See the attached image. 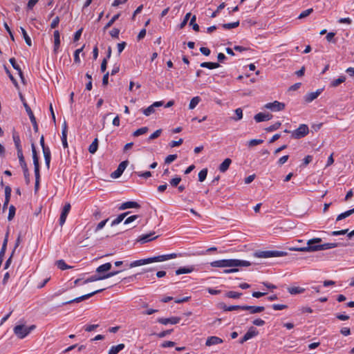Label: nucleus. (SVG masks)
<instances>
[{"label":"nucleus","instance_id":"f257e3e1","mask_svg":"<svg viewBox=\"0 0 354 354\" xmlns=\"http://www.w3.org/2000/svg\"><path fill=\"white\" fill-rule=\"evenodd\" d=\"M251 265V262L248 261L235 259H221L210 263V266L214 268L248 267Z\"/></svg>","mask_w":354,"mask_h":354},{"label":"nucleus","instance_id":"f03ea898","mask_svg":"<svg viewBox=\"0 0 354 354\" xmlns=\"http://www.w3.org/2000/svg\"><path fill=\"white\" fill-rule=\"evenodd\" d=\"M322 239L320 238H314L310 239L307 242V246L301 248H295L293 250L302 251V252H316L322 250L320 246L322 244H319L322 242Z\"/></svg>","mask_w":354,"mask_h":354},{"label":"nucleus","instance_id":"7ed1b4c3","mask_svg":"<svg viewBox=\"0 0 354 354\" xmlns=\"http://www.w3.org/2000/svg\"><path fill=\"white\" fill-rule=\"evenodd\" d=\"M35 328V325L26 326L24 324H19L14 327L13 332L15 334V335L17 336V337H19V339H24Z\"/></svg>","mask_w":354,"mask_h":354},{"label":"nucleus","instance_id":"20e7f679","mask_svg":"<svg viewBox=\"0 0 354 354\" xmlns=\"http://www.w3.org/2000/svg\"><path fill=\"white\" fill-rule=\"evenodd\" d=\"M285 255H286V252L277 250L259 251L254 253V257L264 259L283 257Z\"/></svg>","mask_w":354,"mask_h":354},{"label":"nucleus","instance_id":"39448f33","mask_svg":"<svg viewBox=\"0 0 354 354\" xmlns=\"http://www.w3.org/2000/svg\"><path fill=\"white\" fill-rule=\"evenodd\" d=\"M309 133L308 127L306 124H302L299 127L292 131V137L295 139H300L305 137Z\"/></svg>","mask_w":354,"mask_h":354},{"label":"nucleus","instance_id":"423d86ee","mask_svg":"<svg viewBox=\"0 0 354 354\" xmlns=\"http://www.w3.org/2000/svg\"><path fill=\"white\" fill-rule=\"evenodd\" d=\"M154 262H158L157 257H150V258H147V259H143L134 261L130 263L129 267L134 268V267L143 266V265H146V264H149V263H154Z\"/></svg>","mask_w":354,"mask_h":354},{"label":"nucleus","instance_id":"0eeeda50","mask_svg":"<svg viewBox=\"0 0 354 354\" xmlns=\"http://www.w3.org/2000/svg\"><path fill=\"white\" fill-rule=\"evenodd\" d=\"M104 290V288H102V289H100V290H95L94 292H92L91 293H88V294H86V295H82L81 297H77L75 299H73L72 300H70V301H66V302H64L62 304V305H66V304H72V303H78V302H80L82 301H84L85 299H87L90 297H91L92 296H93L94 295L97 294V293H99V292H102L103 290Z\"/></svg>","mask_w":354,"mask_h":354},{"label":"nucleus","instance_id":"6e6552de","mask_svg":"<svg viewBox=\"0 0 354 354\" xmlns=\"http://www.w3.org/2000/svg\"><path fill=\"white\" fill-rule=\"evenodd\" d=\"M128 164H129L128 160H124V161H122V162H120L119 164L117 169L111 174V176L113 178H119L122 174L124 169L127 168Z\"/></svg>","mask_w":354,"mask_h":354},{"label":"nucleus","instance_id":"1a4fd4ad","mask_svg":"<svg viewBox=\"0 0 354 354\" xmlns=\"http://www.w3.org/2000/svg\"><path fill=\"white\" fill-rule=\"evenodd\" d=\"M264 108L271 111H281L285 109V104L274 101L273 102L267 103L264 105Z\"/></svg>","mask_w":354,"mask_h":354},{"label":"nucleus","instance_id":"9d476101","mask_svg":"<svg viewBox=\"0 0 354 354\" xmlns=\"http://www.w3.org/2000/svg\"><path fill=\"white\" fill-rule=\"evenodd\" d=\"M71 204L70 203H66L63 209H62V213H61V215H60V217H59V225L61 226H62L64 223L66 222V218H67V216L71 210Z\"/></svg>","mask_w":354,"mask_h":354},{"label":"nucleus","instance_id":"9b49d317","mask_svg":"<svg viewBox=\"0 0 354 354\" xmlns=\"http://www.w3.org/2000/svg\"><path fill=\"white\" fill-rule=\"evenodd\" d=\"M181 320L180 317H171L169 318H159L158 322L162 324L167 325L169 324H176L180 322Z\"/></svg>","mask_w":354,"mask_h":354},{"label":"nucleus","instance_id":"f8f14e48","mask_svg":"<svg viewBox=\"0 0 354 354\" xmlns=\"http://www.w3.org/2000/svg\"><path fill=\"white\" fill-rule=\"evenodd\" d=\"M112 265L111 263H106L98 266L96 269V273L97 274H107L111 270Z\"/></svg>","mask_w":354,"mask_h":354},{"label":"nucleus","instance_id":"ddd939ff","mask_svg":"<svg viewBox=\"0 0 354 354\" xmlns=\"http://www.w3.org/2000/svg\"><path fill=\"white\" fill-rule=\"evenodd\" d=\"M264 309L265 308L263 306H243V307H242V310H248L250 311V314L261 313L264 310Z\"/></svg>","mask_w":354,"mask_h":354},{"label":"nucleus","instance_id":"4468645a","mask_svg":"<svg viewBox=\"0 0 354 354\" xmlns=\"http://www.w3.org/2000/svg\"><path fill=\"white\" fill-rule=\"evenodd\" d=\"M154 234H155V232H151L149 234H142L138 238V241H140L142 243H145L150 241L154 240L158 237V236H154Z\"/></svg>","mask_w":354,"mask_h":354},{"label":"nucleus","instance_id":"2eb2a0df","mask_svg":"<svg viewBox=\"0 0 354 354\" xmlns=\"http://www.w3.org/2000/svg\"><path fill=\"white\" fill-rule=\"evenodd\" d=\"M272 115L268 113L259 112L254 116V120L257 122H260L263 121H267L271 119Z\"/></svg>","mask_w":354,"mask_h":354},{"label":"nucleus","instance_id":"dca6fc26","mask_svg":"<svg viewBox=\"0 0 354 354\" xmlns=\"http://www.w3.org/2000/svg\"><path fill=\"white\" fill-rule=\"evenodd\" d=\"M140 205L135 201H127L121 204L119 207L120 210H124L129 208H139Z\"/></svg>","mask_w":354,"mask_h":354},{"label":"nucleus","instance_id":"f3484780","mask_svg":"<svg viewBox=\"0 0 354 354\" xmlns=\"http://www.w3.org/2000/svg\"><path fill=\"white\" fill-rule=\"evenodd\" d=\"M223 343V339L216 336H211L207 339L205 342V345L207 346H210L212 345H216Z\"/></svg>","mask_w":354,"mask_h":354},{"label":"nucleus","instance_id":"a211bd4d","mask_svg":"<svg viewBox=\"0 0 354 354\" xmlns=\"http://www.w3.org/2000/svg\"><path fill=\"white\" fill-rule=\"evenodd\" d=\"M323 89H317L316 91L309 93L306 95L305 100L307 102H310L316 99L322 92Z\"/></svg>","mask_w":354,"mask_h":354},{"label":"nucleus","instance_id":"6ab92c4d","mask_svg":"<svg viewBox=\"0 0 354 354\" xmlns=\"http://www.w3.org/2000/svg\"><path fill=\"white\" fill-rule=\"evenodd\" d=\"M346 245H348V244H346V243L334 242V243H327L322 244V246H320V248H321V249H322V250H328V249L335 248H337L339 246H346Z\"/></svg>","mask_w":354,"mask_h":354},{"label":"nucleus","instance_id":"aec40b11","mask_svg":"<svg viewBox=\"0 0 354 354\" xmlns=\"http://www.w3.org/2000/svg\"><path fill=\"white\" fill-rule=\"evenodd\" d=\"M195 270V268L194 266H187V267H181V268H179L178 269H177L176 270V275H180V274H189V273H191L194 270Z\"/></svg>","mask_w":354,"mask_h":354},{"label":"nucleus","instance_id":"412c9836","mask_svg":"<svg viewBox=\"0 0 354 354\" xmlns=\"http://www.w3.org/2000/svg\"><path fill=\"white\" fill-rule=\"evenodd\" d=\"M54 37V52L56 53L58 51L60 45V35L58 30H55L53 33Z\"/></svg>","mask_w":354,"mask_h":354},{"label":"nucleus","instance_id":"4be33fe9","mask_svg":"<svg viewBox=\"0 0 354 354\" xmlns=\"http://www.w3.org/2000/svg\"><path fill=\"white\" fill-rule=\"evenodd\" d=\"M104 279H105L104 274H97L96 273V274L91 276L90 277L87 278L84 281V283H90V282H93V281L104 280Z\"/></svg>","mask_w":354,"mask_h":354},{"label":"nucleus","instance_id":"5701e85b","mask_svg":"<svg viewBox=\"0 0 354 354\" xmlns=\"http://www.w3.org/2000/svg\"><path fill=\"white\" fill-rule=\"evenodd\" d=\"M232 163V160L230 158H226L224 160V161L219 165V171L222 173L225 172L228 169Z\"/></svg>","mask_w":354,"mask_h":354},{"label":"nucleus","instance_id":"b1692460","mask_svg":"<svg viewBox=\"0 0 354 354\" xmlns=\"http://www.w3.org/2000/svg\"><path fill=\"white\" fill-rule=\"evenodd\" d=\"M177 257L178 254L176 253L157 256L158 262H162L169 259H175Z\"/></svg>","mask_w":354,"mask_h":354},{"label":"nucleus","instance_id":"393cba45","mask_svg":"<svg viewBox=\"0 0 354 354\" xmlns=\"http://www.w3.org/2000/svg\"><path fill=\"white\" fill-rule=\"evenodd\" d=\"M124 344H120L117 346H113L109 351L108 354H118L120 351L124 349Z\"/></svg>","mask_w":354,"mask_h":354},{"label":"nucleus","instance_id":"a878e982","mask_svg":"<svg viewBox=\"0 0 354 354\" xmlns=\"http://www.w3.org/2000/svg\"><path fill=\"white\" fill-rule=\"evenodd\" d=\"M258 335V331L257 329L254 327H250L248 330L246 332V333L244 335L245 338H247L248 340Z\"/></svg>","mask_w":354,"mask_h":354},{"label":"nucleus","instance_id":"bb28decb","mask_svg":"<svg viewBox=\"0 0 354 354\" xmlns=\"http://www.w3.org/2000/svg\"><path fill=\"white\" fill-rule=\"evenodd\" d=\"M220 66L219 64L216 62H203L201 64V67L207 68L209 69L217 68Z\"/></svg>","mask_w":354,"mask_h":354},{"label":"nucleus","instance_id":"cd10ccee","mask_svg":"<svg viewBox=\"0 0 354 354\" xmlns=\"http://www.w3.org/2000/svg\"><path fill=\"white\" fill-rule=\"evenodd\" d=\"M12 138H13V141L15 142V147L17 149V152L23 151H22V147H21V140H20L19 135L13 134Z\"/></svg>","mask_w":354,"mask_h":354},{"label":"nucleus","instance_id":"c85d7f7f","mask_svg":"<svg viewBox=\"0 0 354 354\" xmlns=\"http://www.w3.org/2000/svg\"><path fill=\"white\" fill-rule=\"evenodd\" d=\"M288 291L291 295H297L303 293L305 291V289L301 287H290L288 288Z\"/></svg>","mask_w":354,"mask_h":354},{"label":"nucleus","instance_id":"c756f323","mask_svg":"<svg viewBox=\"0 0 354 354\" xmlns=\"http://www.w3.org/2000/svg\"><path fill=\"white\" fill-rule=\"evenodd\" d=\"M129 214V212H124L123 214H120L115 219H114L112 223H111V225L113 226V225H116L119 223H120L123 220L124 218Z\"/></svg>","mask_w":354,"mask_h":354},{"label":"nucleus","instance_id":"7c9ffc66","mask_svg":"<svg viewBox=\"0 0 354 354\" xmlns=\"http://www.w3.org/2000/svg\"><path fill=\"white\" fill-rule=\"evenodd\" d=\"M98 148V139L96 138L94 139V140L92 142V143L88 147V151L93 154L95 153Z\"/></svg>","mask_w":354,"mask_h":354},{"label":"nucleus","instance_id":"2f4dec72","mask_svg":"<svg viewBox=\"0 0 354 354\" xmlns=\"http://www.w3.org/2000/svg\"><path fill=\"white\" fill-rule=\"evenodd\" d=\"M28 115H29L30 120L32 122V124L33 126V129H34L35 132H37L38 131V124H37V122L36 120V118L35 117V115L33 114V112H28Z\"/></svg>","mask_w":354,"mask_h":354},{"label":"nucleus","instance_id":"473e14b6","mask_svg":"<svg viewBox=\"0 0 354 354\" xmlns=\"http://www.w3.org/2000/svg\"><path fill=\"white\" fill-rule=\"evenodd\" d=\"M17 156H18V158H19V164H20L22 169L28 168L27 165H26V163L25 162V159H24V155H23V151L17 152Z\"/></svg>","mask_w":354,"mask_h":354},{"label":"nucleus","instance_id":"72a5a7b5","mask_svg":"<svg viewBox=\"0 0 354 354\" xmlns=\"http://www.w3.org/2000/svg\"><path fill=\"white\" fill-rule=\"evenodd\" d=\"M55 264L62 270H64L71 268V266H68L62 259L57 261Z\"/></svg>","mask_w":354,"mask_h":354},{"label":"nucleus","instance_id":"f704fd0d","mask_svg":"<svg viewBox=\"0 0 354 354\" xmlns=\"http://www.w3.org/2000/svg\"><path fill=\"white\" fill-rule=\"evenodd\" d=\"M346 80V77L345 76H340L339 78L336 79V80H334L333 81L331 82L330 83V85L331 86L333 87H336L338 85H339L340 84L344 82Z\"/></svg>","mask_w":354,"mask_h":354},{"label":"nucleus","instance_id":"c9c22d12","mask_svg":"<svg viewBox=\"0 0 354 354\" xmlns=\"http://www.w3.org/2000/svg\"><path fill=\"white\" fill-rule=\"evenodd\" d=\"M201 98L199 97H193L189 103V109H194L200 102Z\"/></svg>","mask_w":354,"mask_h":354},{"label":"nucleus","instance_id":"e433bc0d","mask_svg":"<svg viewBox=\"0 0 354 354\" xmlns=\"http://www.w3.org/2000/svg\"><path fill=\"white\" fill-rule=\"evenodd\" d=\"M20 30L21 31V33L23 35V37L25 39L26 44L28 46H30L32 45L31 39H30V37L28 35L26 30L22 27L20 28Z\"/></svg>","mask_w":354,"mask_h":354},{"label":"nucleus","instance_id":"4c0bfd02","mask_svg":"<svg viewBox=\"0 0 354 354\" xmlns=\"http://www.w3.org/2000/svg\"><path fill=\"white\" fill-rule=\"evenodd\" d=\"M9 61L12 64V67L18 71V73L20 75V77H22V71L21 70L20 66L16 63L15 59L10 58Z\"/></svg>","mask_w":354,"mask_h":354},{"label":"nucleus","instance_id":"58836bf2","mask_svg":"<svg viewBox=\"0 0 354 354\" xmlns=\"http://www.w3.org/2000/svg\"><path fill=\"white\" fill-rule=\"evenodd\" d=\"M242 295L241 292H237L234 291L227 292L225 296L228 298L238 299Z\"/></svg>","mask_w":354,"mask_h":354},{"label":"nucleus","instance_id":"ea45409f","mask_svg":"<svg viewBox=\"0 0 354 354\" xmlns=\"http://www.w3.org/2000/svg\"><path fill=\"white\" fill-rule=\"evenodd\" d=\"M148 130L149 129L147 127H144L140 128V129H137L136 131H135L133 132V136L138 137L139 136L146 133L148 131Z\"/></svg>","mask_w":354,"mask_h":354},{"label":"nucleus","instance_id":"a19ab883","mask_svg":"<svg viewBox=\"0 0 354 354\" xmlns=\"http://www.w3.org/2000/svg\"><path fill=\"white\" fill-rule=\"evenodd\" d=\"M162 105H163L162 101L155 102L151 105L148 106L147 109H143L142 111H153L154 108L160 107V106H162Z\"/></svg>","mask_w":354,"mask_h":354},{"label":"nucleus","instance_id":"79ce46f5","mask_svg":"<svg viewBox=\"0 0 354 354\" xmlns=\"http://www.w3.org/2000/svg\"><path fill=\"white\" fill-rule=\"evenodd\" d=\"M207 169H203L201 170L200 172L198 173V180L200 182L204 181L207 177Z\"/></svg>","mask_w":354,"mask_h":354},{"label":"nucleus","instance_id":"37998d69","mask_svg":"<svg viewBox=\"0 0 354 354\" xmlns=\"http://www.w3.org/2000/svg\"><path fill=\"white\" fill-rule=\"evenodd\" d=\"M242 307H243V306H224L223 308L225 311H232L236 310H242Z\"/></svg>","mask_w":354,"mask_h":354},{"label":"nucleus","instance_id":"c03bdc74","mask_svg":"<svg viewBox=\"0 0 354 354\" xmlns=\"http://www.w3.org/2000/svg\"><path fill=\"white\" fill-rule=\"evenodd\" d=\"M263 142V140H261V139H252V140H250L248 142V147H254V146L262 144Z\"/></svg>","mask_w":354,"mask_h":354},{"label":"nucleus","instance_id":"a18cd8bd","mask_svg":"<svg viewBox=\"0 0 354 354\" xmlns=\"http://www.w3.org/2000/svg\"><path fill=\"white\" fill-rule=\"evenodd\" d=\"M15 211H16V209L14 205H12L9 207V213H8V221H11L13 219V218L15 217Z\"/></svg>","mask_w":354,"mask_h":354},{"label":"nucleus","instance_id":"49530a36","mask_svg":"<svg viewBox=\"0 0 354 354\" xmlns=\"http://www.w3.org/2000/svg\"><path fill=\"white\" fill-rule=\"evenodd\" d=\"M239 21H236V22H233V23L224 24H223V27L225 29H232V28H236L237 26H239Z\"/></svg>","mask_w":354,"mask_h":354},{"label":"nucleus","instance_id":"de8ad7c7","mask_svg":"<svg viewBox=\"0 0 354 354\" xmlns=\"http://www.w3.org/2000/svg\"><path fill=\"white\" fill-rule=\"evenodd\" d=\"M313 8H309V9H307V10H305L304 11H302L300 15H299L298 18L299 19H304L306 17H308L310 14L312 13L313 12Z\"/></svg>","mask_w":354,"mask_h":354},{"label":"nucleus","instance_id":"09e8293b","mask_svg":"<svg viewBox=\"0 0 354 354\" xmlns=\"http://www.w3.org/2000/svg\"><path fill=\"white\" fill-rule=\"evenodd\" d=\"M31 147H32L33 163L39 162V158L37 156V151H36L35 145L32 143Z\"/></svg>","mask_w":354,"mask_h":354},{"label":"nucleus","instance_id":"8fccbe9b","mask_svg":"<svg viewBox=\"0 0 354 354\" xmlns=\"http://www.w3.org/2000/svg\"><path fill=\"white\" fill-rule=\"evenodd\" d=\"M196 19V16H195V15H194V16L192 17L191 20H190V23H189V24H190L191 26H192L193 29H194L195 31H198V30H199V26H198L197 24H196V23H195Z\"/></svg>","mask_w":354,"mask_h":354},{"label":"nucleus","instance_id":"3c124183","mask_svg":"<svg viewBox=\"0 0 354 354\" xmlns=\"http://www.w3.org/2000/svg\"><path fill=\"white\" fill-rule=\"evenodd\" d=\"M119 14L114 15L111 19L106 24L104 29H107L108 28L111 27L113 24L119 18Z\"/></svg>","mask_w":354,"mask_h":354},{"label":"nucleus","instance_id":"603ef678","mask_svg":"<svg viewBox=\"0 0 354 354\" xmlns=\"http://www.w3.org/2000/svg\"><path fill=\"white\" fill-rule=\"evenodd\" d=\"M177 158V155L176 154H171V155H169L166 158H165V163L166 164H170L173 161H174Z\"/></svg>","mask_w":354,"mask_h":354},{"label":"nucleus","instance_id":"864d4df0","mask_svg":"<svg viewBox=\"0 0 354 354\" xmlns=\"http://www.w3.org/2000/svg\"><path fill=\"white\" fill-rule=\"evenodd\" d=\"M180 181H181L180 177H175V178L171 179L169 183L172 187H176L180 183Z\"/></svg>","mask_w":354,"mask_h":354},{"label":"nucleus","instance_id":"5fc2aeb1","mask_svg":"<svg viewBox=\"0 0 354 354\" xmlns=\"http://www.w3.org/2000/svg\"><path fill=\"white\" fill-rule=\"evenodd\" d=\"M62 142L64 149L68 148L67 133H62Z\"/></svg>","mask_w":354,"mask_h":354},{"label":"nucleus","instance_id":"6e6d98bb","mask_svg":"<svg viewBox=\"0 0 354 354\" xmlns=\"http://www.w3.org/2000/svg\"><path fill=\"white\" fill-rule=\"evenodd\" d=\"M280 125H281V123H280V122H277L274 123V124H272V125H271V126L268 127L266 129V130H267L268 131H274V130L278 129H279V127H280Z\"/></svg>","mask_w":354,"mask_h":354},{"label":"nucleus","instance_id":"4d7b16f0","mask_svg":"<svg viewBox=\"0 0 354 354\" xmlns=\"http://www.w3.org/2000/svg\"><path fill=\"white\" fill-rule=\"evenodd\" d=\"M272 308L274 310H281L287 308L288 306L286 305H284V304H273L272 306Z\"/></svg>","mask_w":354,"mask_h":354},{"label":"nucleus","instance_id":"13d9d810","mask_svg":"<svg viewBox=\"0 0 354 354\" xmlns=\"http://www.w3.org/2000/svg\"><path fill=\"white\" fill-rule=\"evenodd\" d=\"M138 176L143 177L145 178H148L151 176V171H145V172H136Z\"/></svg>","mask_w":354,"mask_h":354},{"label":"nucleus","instance_id":"bf43d9fd","mask_svg":"<svg viewBox=\"0 0 354 354\" xmlns=\"http://www.w3.org/2000/svg\"><path fill=\"white\" fill-rule=\"evenodd\" d=\"M35 167V178H40L39 174V162L33 163Z\"/></svg>","mask_w":354,"mask_h":354},{"label":"nucleus","instance_id":"052dcab7","mask_svg":"<svg viewBox=\"0 0 354 354\" xmlns=\"http://www.w3.org/2000/svg\"><path fill=\"white\" fill-rule=\"evenodd\" d=\"M161 132H162V130L161 129H158L156 130L155 132H153L149 138V140H153L155 138H157L158 137H159L161 134Z\"/></svg>","mask_w":354,"mask_h":354},{"label":"nucleus","instance_id":"680f3d73","mask_svg":"<svg viewBox=\"0 0 354 354\" xmlns=\"http://www.w3.org/2000/svg\"><path fill=\"white\" fill-rule=\"evenodd\" d=\"M98 326V324L86 325L84 326V330L87 332H91L96 329Z\"/></svg>","mask_w":354,"mask_h":354},{"label":"nucleus","instance_id":"e2e57ef3","mask_svg":"<svg viewBox=\"0 0 354 354\" xmlns=\"http://www.w3.org/2000/svg\"><path fill=\"white\" fill-rule=\"evenodd\" d=\"M225 5L224 3H222L221 4H220L218 6V7L217 8V10L216 11H214V12H212V15H211V17L214 18V17H216L218 13V12L223 9L225 8Z\"/></svg>","mask_w":354,"mask_h":354},{"label":"nucleus","instance_id":"0e129e2a","mask_svg":"<svg viewBox=\"0 0 354 354\" xmlns=\"http://www.w3.org/2000/svg\"><path fill=\"white\" fill-rule=\"evenodd\" d=\"M183 142V140L182 138H180L178 141H171L170 143H169V146L171 147H178V146H180V145H182Z\"/></svg>","mask_w":354,"mask_h":354},{"label":"nucleus","instance_id":"69168bd1","mask_svg":"<svg viewBox=\"0 0 354 354\" xmlns=\"http://www.w3.org/2000/svg\"><path fill=\"white\" fill-rule=\"evenodd\" d=\"M82 49L83 48H81L77 49L75 51V53H74V60H75V62L79 63L80 62L79 54L82 51Z\"/></svg>","mask_w":354,"mask_h":354},{"label":"nucleus","instance_id":"338daca9","mask_svg":"<svg viewBox=\"0 0 354 354\" xmlns=\"http://www.w3.org/2000/svg\"><path fill=\"white\" fill-rule=\"evenodd\" d=\"M175 345V342L172 341H165L162 344V348L173 347Z\"/></svg>","mask_w":354,"mask_h":354},{"label":"nucleus","instance_id":"774afa93","mask_svg":"<svg viewBox=\"0 0 354 354\" xmlns=\"http://www.w3.org/2000/svg\"><path fill=\"white\" fill-rule=\"evenodd\" d=\"M107 221H108V219H105V220L100 222L95 228V232H97V231L102 230L104 227V225H106Z\"/></svg>","mask_w":354,"mask_h":354}]
</instances>
